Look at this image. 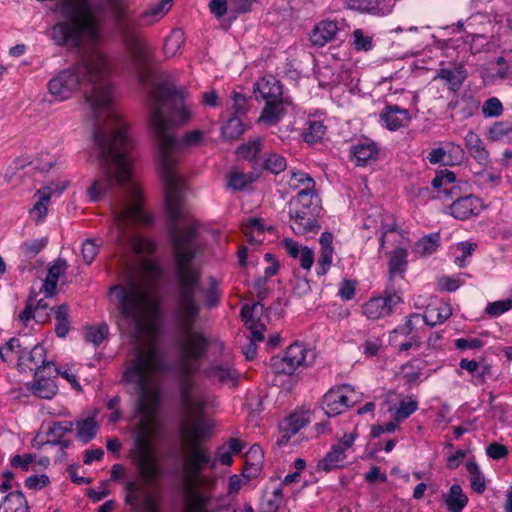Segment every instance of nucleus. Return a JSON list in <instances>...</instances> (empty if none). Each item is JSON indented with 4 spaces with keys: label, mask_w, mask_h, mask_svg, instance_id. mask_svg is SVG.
<instances>
[{
    "label": "nucleus",
    "mask_w": 512,
    "mask_h": 512,
    "mask_svg": "<svg viewBox=\"0 0 512 512\" xmlns=\"http://www.w3.org/2000/svg\"><path fill=\"white\" fill-rule=\"evenodd\" d=\"M55 333L58 337L64 338L70 330L69 309L66 304L57 307L55 311Z\"/></svg>",
    "instance_id": "38"
},
{
    "label": "nucleus",
    "mask_w": 512,
    "mask_h": 512,
    "mask_svg": "<svg viewBox=\"0 0 512 512\" xmlns=\"http://www.w3.org/2000/svg\"><path fill=\"white\" fill-rule=\"evenodd\" d=\"M253 177L241 172H233L229 176L228 187L232 190H242L253 182Z\"/></svg>",
    "instance_id": "52"
},
{
    "label": "nucleus",
    "mask_w": 512,
    "mask_h": 512,
    "mask_svg": "<svg viewBox=\"0 0 512 512\" xmlns=\"http://www.w3.org/2000/svg\"><path fill=\"white\" fill-rule=\"evenodd\" d=\"M444 502L450 512H462L468 503V498L459 484H453L449 493L445 495Z\"/></svg>",
    "instance_id": "29"
},
{
    "label": "nucleus",
    "mask_w": 512,
    "mask_h": 512,
    "mask_svg": "<svg viewBox=\"0 0 512 512\" xmlns=\"http://www.w3.org/2000/svg\"><path fill=\"white\" fill-rule=\"evenodd\" d=\"M18 366L22 369L28 368L29 370H36L45 372L52 370L54 364L46 361V352L43 346L35 345L30 351H23L19 355Z\"/></svg>",
    "instance_id": "14"
},
{
    "label": "nucleus",
    "mask_w": 512,
    "mask_h": 512,
    "mask_svg": "<svg viewBox=\"0 0 512 512\" xmlns=\"http://www.w3.org/2000/svg\"><path fill=\"white\" fill-rule=\"evenodd\" d=\"M288 184L293 189H298L302 185L304 187L303 189H308L310 191H314L313 189L315 186L313 178L302 171L291 172Z\"/></svg>",
    "instance_id": "48"
},
{
    "label": "nucleus",
    "mask_w": 512,
    "mask_h": 512,
    "mask_svg": "<svg viewBox=\"0 0 512 512\" xmlns=\"http://www.w3.org/2000/svg\"><path fill=\"white\" fill-rule=\"evenodd\" d=\"M256 0H230L229 7L234 13L241 14L249 12Z\"/></svg>",
    "instance_id": "61"
},
{
    "label": "nucleus",
    "mask_w": 512,
    "mask_h": 512,
    "mask_svg": "<svg viewBox=\"0 0 512 512\" xmlns=\"http://www.w3.org/2000/svg\"><path fill=\"white\" fill-rule=\"evenodd\" d=\"M125 492V504L134 512H159L158 504L138 481H127Z\"/></svg>",
    "instance_id": "13"
},
{
    "label": "nucleus",
    "mask_w": 512,
    "mask_h": 512,
    "mask_svg": "<svg viewBox=\"0 0 512 512\" xmlns=\"http://www.w3.org/2000/svg\"><path fill=\"white\" fill-rule=\"evenodd\" d=\"M313 359L312 351L303 343L295 342L286 349L284 356H273L270 366L275 373L292 374L298 367L307 365Z\"/></svg>",
    "instance_id": "9"
},
{
    "label": "nucleus",
    "mask_w": 512,
    "mask_h": 512,
    "mask_svg": "<svg viewBox=\"0 0 512 512\" xmlns=\"http://www.w3.org/2000/svg\"><path fill=\"white\" fill-rule=\"evenodd\" d=\"M175 276V344L178 359L175 373L183 409L190 418H198L204 413L207 399L205 394L194 387L192 376L207 356L210 341L195 328L201 312L197 299L200 288L201 270L174 271Z\"/></svg>",
    "instance_id": "4"
},
{
    "label": "nucleus",
    "mask_w": 512,
    "mask_h": 512,
    "mask_svg": "<svg viewBox=\"0 0 512 512\" xmlns=\"http://www.w3.org/2000/svg\"><path fill=\"white\" fill-rule=\"evenodd\" d=\"M291 108L292 102L290 99L266 104L262 110L260 120L267 125H275Z\"/></svg>",
    "instance_id": "21"
},
{
    "label": "nucleus",
    "mask_w": 512,
    "mask_h": 512,
    "mask_svg": "<svg viewBox=\"0 0 512 512\" xmlns=\"http://www.w3.org/2000/svg\"><path fill=\"white\" fill-rule=\"evenodd\" d=\"M347 6L362 13L384 16L392 11L394 2L393 0H347Z\"/></svg>",
    "instance_id": "16"
},
{
    "label": "nucleus",
    "mask_w": 512,
    "mask_h": 512,
    "mask_svg": "<svg viewBox=\"0 0 512 512\" xmlns=\"http://www.w3.org/2000/svg\"><path fill=\"white\" fill-rule=\"evenodd\" d=\"M184 43V32L179 28L173 29L164 42L163 51L165 56L169 58L180 54Z\"/></svg>",
    "instance_id": "30"
},
{
    "label": "nucleus",
    "mask_w": 512,
    "mask_h": 512,
    "mask_svg": "<svg viewBox=\"0 0 512 512\" xmlns=\"http://www.w3.org/2000/svg\"><path fill=\"white\" fill-rule=\"evenodd\" d=\"M456 180L455 174L449 170H444L437 174L432 180V186L435 189L443 188L439 191L444 197L448 198L454 190V182Z\"/></svg>",
    "instance_id": "36"
},
{
    "label": "nucleus",
    "mask_w": 512,
    "mask_h": 512,
    "mask_svg": "<svg viewBox=\"0 0 512 512\" xmlns=\"http://www.w3.org/2000/svg\"><path fill=\"white\" fill-rule=\"evenodd\" d=\"M263 165L267 170L278 174L286 169L287 163L283 156L277 153H270L267 158L264 159Z\"/></svg>",
    "instance_id": "50"
},
{
    "label": "nucleus",
    "mask_w": 512,
    "mask_h": 512,
    "mask_svg": "<svg viewBox=\"0 0 512 512\" xmlns=\"http://www.w3.org/2000/svg\"><path fill=\"white\" fill-rule=\"evenodd\" d=\"M440 236L438 233L430 234L423 237L414 246V251L419 256H428L439 247Z\"/></svg>",
    "instance_id": "39"
},
{
    "label": "nucleus",
    "mask_w": 512,
    "mask_h": 512,
    "mask_svg": "<svg viewBox=\"0 0 512 512\" xmlns=\"http://www.w3.org/2000/svg\"><path fill=\"white\" fill-rule=\"evenodd\" d=\"M108 332L109 327L106 323H102L97 326H90L87 328L85 333V339L92 343L94 346H98L107 337Z\"/></svg>",
    "instance_id": "46"
},
{
    "label": "nucleus",
    "mask_w": 512,
    "mask_h": 512,
    "mask_svg": "<svg viewBox=\"0 0 512 512\" xmlns=\"http://www.w3.org/2000/svg\"><path fill=\"white\" fill-rule=\"evenodd\" d=\"M74 422L72 421H61L54 422L52 426H50L48 435L52 438L51 441L54 444H61V438L73 431Z\"/></svg>",
    "instance_id": "45"
},
{
    "label": "nucleus",
    "mask_w": 512,
    "mask_h": 512,
    "mask_svg": "<svg viewBox=\"0 0 512 512\" xmlns=\"http://www.w3.org/2000/svg\"><path fill=\"white\" fill-rule=\"evenodd\" d=\"M503 106L498 98L492 97L486 100L482 106V112L486 117H497L501 115Z\"/></svg>",
    "instance_id": "54"
},
{
    "label": "nucleus",
    "mask_w": 512,
    "mask_h": 512,
    "mask_svg": "<svg viewBox=\"0 0 512 512\" xmlns=\"http://www.w3.org/2000/svg\"><path fill=\"white\" fill-rule=\"evenodd\" d=\"M291 228L297 235L316 234L320 229L318 214L321 210L314 191L302 189L289 203Z\"/></svg>",
    "instance_id": "8"
},
{
    "label": "nucleus",
    "mask_w": 512,
    "mask_h": 512,
    "mask_svg": "<svg viewBox=\"0 0 512 512\" xmlns=\"http://www.w3.org/2000/svg\"><path fill=\"white\" fill-rule=\"evenodd\" d=\"M402 302L401 291L394 285H387L384 296L371 298L363 306V313L371 320H378L393 312V309Z\"/></svg>",
    "instance_id": "11"
},
{
    "label": "nucleus",
    "mask_w": 512,
    "mask_h": 512,
    "mask_svg": "<svg viewBox=\"0 0 512 512\" xmlns=\"http://www.w3.org/2000/svg\"><path fill=\"white\" fill-rule=\"evenodd\" d=\"M110 68L106 56L94 50L81 60L58 72L48 82V90L64 101L78 90L83 93L93 117V131L124 121L113 107L114 88L109 80Z\"/></svg>",
    "instance_id": "6"
},
{
    "label": "nucleus",
    "mask_w": 512,
    "mask_h": 512,
    "mask_svg": "<svg viewBox=\"0 0 512 512\" xmlns=\"http://www.w3.org/2000/svg\"><path fill=\"white\" fill-rule=\"evenodd\" d=\"M345 458V452L334 445L326 456L318 462L317 468L318 470L329 472L333 469L342 467Z\"/></svg>",
    "instance_id": "31"
},
{
    "label": "nucleus",
    "mask_w": 512,
    "mask_h": 512,
    "mask_svg": "<svg viewBox=\"0 0 512 512\" xmlns=\"http://www.w3.org/2000/svg\"><path fill=\"white\" fill-rule=\"evenodd\" d=\"M467 78V72L461 65L448 68H441L437 71L435 79H441L446 82L448 88L454 92L460 90L463 82Z\"/></svg>",
    "instance_id": "22"
},
{
    "label": "nucleus",
    "mask_w": 512,
    "mask_h": 512,
    "mask_svg": "<svg viewBox=\"0 0 512 512\" xmlns=\"http://www.w3.org/2000/svg\"><path fill=\"white\" fill-rule=\"evenodd\" d=\"M47 243L46 237L27 240L21 244L20 250L25 257L33 258L46 247Z\"/></svg>",
    "instance_id": "47"
},
{
    "label": "nucleus",
    "mask_w": 512,
    "mask_h": 512,
    "mask_svg": "<svg viewBox=\"0 0 512 512\" xmlns=\"http://www.w3.org/2000/svg\"><path fill=\"white\" fill-rule=\"evenodd\" d=\"M34 296V309L35 314L33 316V319L36 320V322L44 323L49 320V315L46 312L49 309L48 303L44 299L37 300V294L32 293Z\"/></svg>",
    "instance_id": "55"
},
{
    "label": "nucleus",
    "mask_w": 512,
    "mask_h": 512,
    "mask_svg": "<svg viewBox=\"0 0 512 512\" xmlns=\"http://www.w3.org/2000/svg\"><path fill=\"white\" fill-rule=\"evenodd\" d=\"M49 477L45 474L32 475L26 478L25 486L31 490H41L49 484Z\"/></svg>",
    "instance_id": "60"
},
{
    "label": "nucleus",
    "mask_w": 512,
    "mask_h": 512,
    "mask_svg": "<svg viewBox=\"0 0 512 512\" xmlns=\"http://www.w3.org/2000/svg\"><path fill=\"white\" fill-rule=\"evenodd\" d=\"M333 235L330 232H323L320 236L319 243L321 245L320 256L318 259L317 274L325 275L332 264L334 248L332 246Z\"/></svg>",
    "instance_id": "23"
},
{
    "label": "nucleus",
    "mask_w": 512,
    "mask_h": 512,
    "mask_svg": "<svg viewBox=\"0 0 512 512\" xmlns=\"http://www.w3.org/2000/svg\"><path fill=\"white\" fill-rule=\"evenodd\" d=\"M93 135L99 150L101 171L87 188L90 200H101L114 186L122 188L121 194L111 203L114 240L120 246L131 247L136 254L154 253L155 241L128 231L136 223L150 226L154 219L144 211L140 188L132 179L130 152L133 142L127 131V123L122 121L115 125L98 127Z\"/></svg>",
    "instance_id": "3"
},
{
    "label": "nucleus",
    "mask_w": 512,
    "mask_h": 512,
    "mask_svg": "<svg viewBox=\"0 0 512 512\" xmlns=\"http://www.w3.org/2000/svg\"><path fill=\"white\" fill-rule=\"evenodd\" d=\"M149 127L157 146L159 169L164 183L168 232L174 249V271L200 270L192 263L197 251L198 222L184 209V181L176 172L179 156L203 143L205 133L192 130L177 139L174 126L192 118L182 89L169 79L155 80L147 89Z\"/></svg>",
    "instance_id": "1"
},
{
    "label": "nucleus",
    "mask_w": 512,
    "mask_h": 512,
    "mask_svg": "<svg viewBox=\"0 0 512 512\" xmlns=\"http://www.w3.org/2000/svg\"><path fill=\"white\" fill-rule=\"evenodd\" d=\"M221 298V291L219 283L214 277H209L208 288L205 292L204 305L206 308L211 309L217 307Z\"/></svg>",
    "instance_id": "44"
},
{
    "label": "nucleus",
    "mask_w": 512,
    "mask_h": 512,
    "mask_svg": "<svg viewBox=\"0 0 512 512\" xmlns=\"http://www.w3.org/2000/svg\"><path fill=\"white\" fill-rule=\"evenodd\" d=\"M98 254V245L94 239H86L82 244V257L86 264H91Z\"/></svg>",
    "instance_id": "58"
},
{
    "label": "nucleus",
    "mask_w": 512,
    "mask_h": 512,
    "mask_svg": "<svg viewBox=\"0 0 512 512\" xmlns=\"http://www.w3.org/2000/svg\"><path fill=\"white\" fill-rule=\"evenodd\" d=\"M481 209L480 199L472 195L459 197L450 206L451 215L459 220H465L471 216L478 215Z\"/></svg>",
    "instance_id": "15"
},
{
    "label": "nucleus",
    "mask_w": 512,
    "mask_h": 512,
    "mask_svg": "<svg viewBox=\"0 0 512 512\" xmlns=\"http://www.w3.org/2000/svg\"><path fill=\"white\" fill-rule=\"evenodd\" d=\"M352 154L358 165L365 166L377 159L378 148L372 142L358 143L352 147Z\"/></svg>",
    "instance_id": "28"
},
{
    "label": "nucleus",
    "mask_w": 512,
    "mask_h": 512,
    "mask_svg": "<svg viewBox=\"0 0 512 512\" xmlns=\"http://www.w3.org/2000/svg\"><path fill=\"white\" fill-rule=\"evenodd\" d=\"M512 308V300L506 299L489 303L486 307V313L491 316H499Z\"/></svg>",
    "instance_id": "57"
},
{
    "label": "nucleus",
    "mask_w": 512,
    "mask_h": 512,
    "mask_svg": "<svg viewBox=\"0 0 512 512\" xmlns=\"http://www.w3.org/2000/svg\"><path fill=\"white\" fill-rule=\"evenodd\" d=\"M407 256L408 252L403 248H396L390 253L388 261V285H393L392 282L396 277H404L408 266Z\"/></svg>",
    "instance_id": "20"
},
{
    "label": "nucleus",
    "mask_w": 512,
    "mask_h": 512,
    "mask_svg": "<svg viewBox=\"0 0 512 512\" xmlns=\"http://www.w3.org/2000/svg\"><path fill=\"white\" fill-rule=\"evenodd\" d=\"M256 90L259 92L266 104L288 100L283 97L282 85L273 76L263 77L256 83Z\"/></svg>",
    "instance_id": "17"
},
{
    "label": "nucleus",
    "mask_w": 512,
    "mask_h": 512,
    "mask_svg": "<svg viewBox=\"0 0 512 512\" xmlns=\"http://www.w3.org/2000/svg\"><path fill=\"white\" fill-rule=\"evenodd\" d=\"M489 138L492 141L512 139V121L503 120L495 122L489 129Z\"/></svg>",
    "instance_id": "40"
},
{
    "label": "nucleus",
    "mask_w": 512,
    "mask_h": 512,
    "mask_svg": "<svg viewBox=\"0 0 512 512\" xmlns=\"http://www.w3.org/2000/svg\"><path fill=\"white\" fill-rule=\"evenodd\" d=\"M263 308V305L259 302H255L252 305H244L241 309L242 318L251 332L248 342L242 348V352L246 356L247 360H252L256 356L257 346L255 342L264 340V331L266 327L260 322V320H256L254 317V315L259 311L262 312Z\"/></svg>",
    "instance_id": "10"
},
{
    "label": "nucleus",
    "mask_w": 512,
    "mask_h": 512,
    "mask_svg": "<svg viewBox=\"0 0 512 512\" xmlns=\"http://www.w3.org/2000/svg\"><path fill=\"white\" fill-rule=\"evenodd\" d=\"M163 368L164 364L154 348L138 347L134 358L127 362L122 378L127 393L136 398V409L140 414L133 428L130 457L146 483L154 482L160 475L151 439L160 403V388L154 374Z\"/></svg>",
    "instance_id": "5"
},
{
    "label": "nucleus",
    "mask_w": 512,
    "mask_h": 512,
    "mask_svg": "<svg viewBox=\"0 0 512 512\" xmlns=\"http://www.w3.org/2000/svg\"><path fill=\"white\" fill-rule=\"evenodd\" d=\"M307 420L300 415H291L286 419L285 430L291 435L298 433L305 425Z\"/></svg>",
    "instance_id": "59"
},
{
    "label": "nucleus",
    "mask_w": 512,
    "mask_h": 512,
    "mask_svg": "<svg viewBox=\"0 0 512 512\" xmlns=\"http://www.w3.org/2000/svg\"><path fill=\"white\" fill-rule=\"evenodd\" d=\"M484 345L483 341L478 338H459L455 340V347L459 350L479 349Z\"/></svg>",
    "instance_id": "63"
},
{
    "label": "nucleus",
    "mask_w": 512,
    "mask_h": 512,
    "mask_svg": "<svg viewBox=\"0 0 512 512\" xmlns=\"http://www.w3.org/2000/svg\"><path fill=\"white\" fill-rule=\"evenodd\" d=\"M68 269V263L65 259L58 258L48 268L47 277L43 283V290L46 297H52L55 294L59 277Z\"/></svg>",
    "instance_id": "25"
},
{
    "label": "nucleus",
    "mask_w": 512,
    "mask_h": 512,
    "mask_svg": "<svg viewBox=\"0 0 512 512\" xmlns=\"http://www.w3.org/2000/svg\"><path fill=\"white\" fill-rule=\"evenodd\" d=\"M380 119L384 122L387 129L394 131L407 125L410 121V116L406 109L392 105L387 106L380 113Z\"/></svg>",
    "instance_id": "18"
},
{
    "label": "nucleus",
    "mask_w": 512,
    "mask_h": 512,
    "mask_svg": "<svg viewBox=\"0 0 512 512\" xmlns=\"http://www.w3.org/2000/svg\"><path fill=\"white\" fill-rule=\"evenodd\" d=\"M263 458V452L261 450V447L257 444H254L250 447L248 452L246 453V463L249 464V462H252V467L254 469L253 473H249L248 467H244L243 470V476L247 479H251L253 477H256L257 474L260 472V464Z\"/></svg>",
    "instance_id": "37"
},
{
    "label": "nucleus",
    "mask_w": 512,
    "mask_h": 512,
    "mask_svg": "<svg viewBox=\"0 0 512 512\" xmlns=\"http://www.w3.org/2000/svg\"><path fill=\"white\" fill-rule=\"evenodd\" d=\"M171 1L160 0L136 18L130 10V0H64L60 10L66 20L57 22L48 35L58 46L80 49L84 42L97 43L102 39V24L109 10L127 51L129 69L139 86L147 89L156 79L167 78L154 68L153 55L137 29L163 18L171 8Z\"/></svg>",
    "instance_id": "2"
},
{
    "label": "nucleus",
    "mask_w": 512,
    "mask_h": 512,
    "mask_svg": "<svg viewBox=\"0 0 512 512\" xmlns=\"http://www.w3.org/2000/svg\"><path fill=\"white\" fill-rule=\"evenodd\" d=\"M466 468L470 475L472 489L478 494H482L486 489V485L484 475L480 471L479 466L475 462L469 461L466 464Z\"/></svg>",
    "instance_id": "41"
},
{
    "label": "nucleus",
    "mask_w": 512,
    "mask_h": 512,
    "mask_svg": "<svg viewBox=\"0 0 512 512\" xmlns=\"http://www.w3.org/2000/svg\"><path fill=\"white\" fill-rule=\"evenodd\" d=\"M326 127L320 121L310 122L309 128L304 135L305 141L314 143L321 140L325 134Z\"/></svg>",
    "instance_id": "51"
},
{
    "label": "nucleus",
    "mask_w": 512,
    "mask_h": 512,
    "mask_svg": "<svg viewBox=\"0 0 512 512\" xmlns=\"http://www.w3.org/2000/svg\"><path fill=\"white\" fill-rule=\"evenodd\" d=\"M244 132L240 116L234 115L222 127V135L227 140H235Z\"/></svg>",
    "instance_id": "42"
},
{
    "label": "nucleus",
    "mask_w": 512,
    "mask_h": 512,
    "mask_svg": "<svg viewBox=\"0 0 512 512\" xmlns=\"http://www.w3.org/2000/svg\"><path fill=\"white\" fill-rule=\"evenodd\" d=\"M465 146L469 154L482 166H487L490 162L489 153L484 147L481 138L473 131H469L465 136Z\"/></svg>",
    "instance_id": "26"
},
{
    "label": "nucleus",
    "mask_w": 512,
    "mask_h": 512,
    "mask_svg": "<svg viewBox=\"0 0 512 512\" xmlns=\"http://www.w3.org/2000/svg\"><path fill=\"white\" fill-rule=\"evenodd\" d=\"M263 151V142L260 138L253 139L248 143L242 144L237 149L239 158L247 159L251 162L258 163L260 160V153Z\"/></svg>",
    "instance_id": "34"
},
{
    "label": "nucleus",
    "mask_w": 512,
    "mask_h": 512,
    "mask_svg": "<svg viewBox=\"0 0 512 512\" xmlns=\"http://www.w3.org/2000/svg\"><path fill=\"white\" fill-rule=\"evenodd\" d=\"M354 46L358 51H369L372 49V38L364 35L361 29H356L353 32Z\"/></svg>",
    "instance_id": "56"
},
{
    "label": "nucleus",
    "mask_w": 512,
    "mask_h": 512,
    "mask_svg": "<svg viewBox=\"0 0 512 512\" xmlns=\"http://www.w3.org/2000/svg\"><path fill=\"white\" fill-rule=\"evenodd\" d=\"M77 428L76 437L83 443L91 441L98 431V424L92 417H88L81 421L74 422Z\"/></svg>",
    "instance_id": "35"
},
{
    "label": "nucleus",
    "mask_w": 512,
    "mask_h": 512,
    "mask_svg": "<svg viewBox=\"0 0 512 512\" xmlns=\"http://www.w3.org/2000/svg\"><path fill=\"white\" fill-rule=\"evenodd\" d=\"M205 375L213 381L225 384L237 378L236 370L223 365H213L205 370Z\"/></svg>",
    "instance_id": "32"
},
{
    "label": "nucleus",
    "mask_w": 512,
    "mask_h": 512,
    "mask_svg": "<svg viewBox=\"0 0 512 512\" xmlns=\"http://www.w3.org/2000/svg\"><path fill=\"white\" fill-rule=\"evenodd\" d=\"M423 366L417 361L409 362L402 366L403 377L408 383L416 382L421 376Z\"/></svg>",
    "instance_id": "53"
},
{
    "label": "nucleus",
    "mask_w": 512,
    "mask_h": 512,
    "mask_svg": "<svg viewBox=\"0 0 512 512\" xmlns=\"http://www.w3.org/2000/svg\"><path fill=\"white\" fill-rule=\"evenodd\" d=\"M418 409V401L413 396H408L399 402V407L394 413V419L401 421L408 418Z\"/></svg>",
    "instance_id": "43"
},
{
    "label": "nucleus",
    "mask_w": 512,
    "mask_h": 512,
    "mask_svg": "<svg viewBox=\"0 0 512 512\" xmlns=\"http://www.w3.org/2000/svg\"><path fill=\"white\" fill-rule=\"evenodd\" d=\"M66 189V185L59 187L58 185L53 188L52 186H46L43 189L37 192L39 196L37 202L34 204L33 208L30 210L31 215H36V223L41 222L47 214L48 204L51 198V195L54 191H57L59 194L62 193Z\"/></svg>",
    "instance_id": "24"
},
{
    "label": "nucleus",
    "mask_w": 512,
    "mask_h": 512,
    "mask_svg": "<svg viewBox=\"0 0 512 512\" xmlns=\"http://www.w3.org/2000/svg\"><path fill=\"white\" fill-rule=\"evenodd\" d=\"M458 247L462 250V255L456 257L455 263L459 267H464L466 265V258L475 250L476 244L471 242H462L459 243Z\"/></svg>",
    "instance_id": "62"
},
{
    "label": "nucleus",
    "mask_w": 512,
    "mask_h": 512,
    "mask_svg": "<svg viewBox=\"0 0 512 512\" xmlns=\"http://www.w3.org/2000/svg\"><path fill=\"white\" fill-rule=\"evenodd\" d=\"M338 32V24L335 21L324 20L319 22L310 34V41L313 45L322 47L334 40Z\"/></svg>",
    "instance_id": "19"
},
{
    "label": "nucleus",
    "mask_w": 512,
    "mask_h": 512,
    "mask_svg": "<svg viewBox=\"0 0 512 512\" xmlns=\"http://www.w3.org/2000/svg\"><path fill=\"white\" fill-rule=\"evenodd\" d=\"M33 460L34 456L32 454L15 455L12 457L10 463L12 467H20L23 471H28Z\"/></svg>",
    "instance_id": "64"
},
{
    "label": "nucleus",
    "mask_w": 512,
    "mask_h": 512,
    "mask_svg": "<svg viewBox=\"0 0 512 512\" xmlns=\"http://www.w3.org/2000/svg\"><path fill=\"white\" fill-rule=\"evenodd\" d=\"M27 499L22 491H14L4 497V512H28Z\"/></svg>",
    "instance_id": "33"
},
{
    "label": "nucleus",
    "mask_w": 512,
    "mask_h": 512,
    "mask_svg": "<svg viewBox=\"0 0 512 512\" xmlns=\"http://www.w3.org/2000/svg\"><path fill=\"white\" fill-rule=\"evenodd\" d=\"M48 377H45L41 371H35V382L33 385V392L35 395L42 399H51L57 392V386L52 379H50L52 372L47 370Z\"/></svg>",
    "instance_id": "27"
},
{
    "label": "nucleus",
    "mask_w": 512,
    "mask_h": 512,
    "mask_svg": "<svg viewBox=\"0 0 512 512\" xmlns=\"http://www.w3.org/2000/svg\"><path fill=\"white\" fill-rule=\"evenodd\" d=\"M354 389L344 384L331 388L322 400V408L328 416H336L346 411L350 406L356 403L353 398Z\"/></svg>",
    "instance_id": "12"
},
{
    "label": "nucleus",
    "mask_w": 512,
    "mask_h": 512,
    "mask_svg": "<svg viewBox=\"0 0 512 512\" xmlns=\"http://www.w3.org/2000/svg\"><path fill=\"white\" fill-rule=\"evenodd\" d=\"M109 292L116 297L118 326L122 329V325H126V329L135 337L141 334L157 311V302L147 288L130 281L126 285L111 286Z\"/></svg>",
    "instance_id": "7"
},
{
    "label": "nucleus",
    "mask_w": 512,
    "mask_h": 512,
    "mask_svg": "<svg viewBox=\"0 0 512 512\" xmlns=\"http://www.w3.org/2000/svg\"><path fill=\"white\" fill-rule=\"evenodd\" d=\"M23 351L21 350L20 341L17 338H11L1 349L0 357L4 362H10L13 360L14 355L19 358V355Z\"/></svg>",
    "instance_id": "49"
}]
</instances>
